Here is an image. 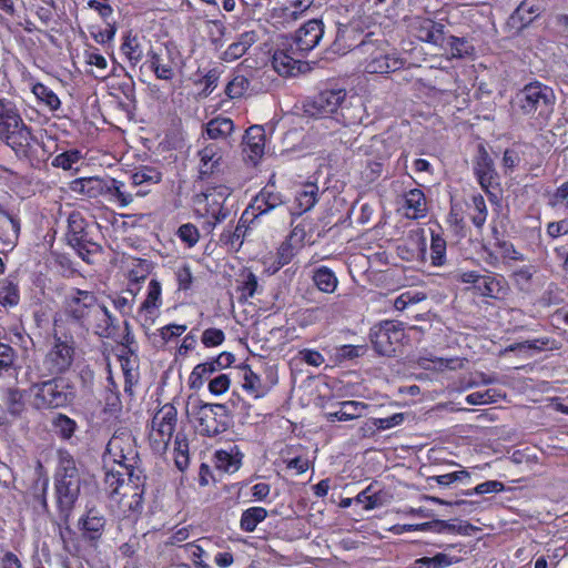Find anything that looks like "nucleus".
I'll use <instances>...</instances> for the list:
<instances>
[{
  "label": "nucleus",
  "mask_w": 568,
  "mask_h": 568,
  "mask_svg": "<svg viewBox=\"0 0 568 568\" xmlns=\"http://www.w3.org/2000/svg\"><path fill=\"white\" fill-rule=\"evenodd\" d=\"M81 489L80 470L73 456L60 449L54 473V496L60 525L69 528V520Z\"/></svg>",
  "instance_id": "obj_1"
},
{
  "label": "nucleus",
  "mask_w": 568,
  "mask_h": 568,
  "mask_svg": "<svg viewBox=\"0 0 568 568\" xmlns=\"http://www.w3.org/2000/svg\"><path fill=\"white\" fill-rule=\"evenodd\" d=\"M556 95L552 88L532 81L524 85L513 99L516 112L537 120L540 124L547 122L554 112Z\"/></svg>",
  "instance_id": "obj_2"
},
{
  "label": "nucleus",
  "mask_w": 568,
  "mask_h": 568,
  "mask_svg": "<svg viewBox=\"0 0 568 568\" xmlns=\"http://www.w3.org/2000/svg\"><path fill=\"white\" fill-rule=\"evenodd\" d=\"M364 57L365 71L372 74H386L403 68L404 61L389 48L383 38L375 37L373 32L364 36L353 49Z\"/></svg>",
  "instance_id": "obj_3"
},
{
  "label": "nucleus",
  "mask_w": 568,
  "mask_h": 568,
  "mask_svg": "<svg viewBox=\"0 0 568 568\" xmlns=\"http://www.w3.org/2000/svg\"><path fill=\"white\" fill-rule=\"evenodd\" d=\"M33 404L38 409H54L70 405L74 397V386L64 377L51 376L30 386Z\"/></svg>",
  "instance_id": "obj_4"
},
{
  "label": "nucleus",
  "mask_w": 568,
  "mask_h": 568,
  "mask_svg": "<svg viewBox=\"0 0 568 568\" xmlns=\"http://www.w3.org/2000/svg\"><path fill=\"white\" fill-rule=\"evenodd\" d=\"M94 225H90L79 211H72L68 216L67 240L78 255L90 263V257L100 253L101 246L94 240Z\"/></svg>",
  "instance_id": "obj_5"
},
{
  "label": "nucleus",
  "mask_w": 568,
  "mask_h": 568,
  "mask_svg": "<svg viewBox=\"0 0 568 568\" xmlns=\"http://www.w3.org/2000/svg\"><path fill=\"white\" fill-rule=\"evenodd\" d=\"M75 348L72 337L62 339L54 335L53 344L47 352L39 369L42 376H59L67 373L74 361Z\"/></svg>",
  "instance_id": "obj_6"
},
{
  "label": "nucleus",
  "mask_w": 568,
  "mask_h": 568,
  "mask_svg": "<svg viewBox=\"0 0 568 568\" xmlns=\"http://www.w3.org/2000/svg\"><path fill=\"white\" fill-rule=\"evenodd\" d=\"M405 337L403 323L383 321L371 328L369 338L375 352L382 356H393Z\"/></svg>",
  "instance_id": "obj_7"
},
{
  "label": "nucleus",
  "mask_w": 568,
  "mask_h": 568,
  "mask_svg": "<svg viewBox=\"0 0 568 568\" xmlns=\"http://www.w3.org/2000/svg\"><path fill=\"white\" fill-rule=\"evenodd\" d=\"M229 195V189L224 186L207 190L205 193L196 195L194 201L196 211L201 213L202 216L209 219L207 224L211 227L223 222L231 214V211L224 206V202Z\"/></svg>",
  "instance_id": "obj_8"
},
{
  "label": "nucleus",
  "mask_w": 568,
  "mask_h": 568,
  "mask_svg": "<svg viewBox=\"0 0 568 568\" xmlns=\"http://www.w3.org/2000/svg\"><path fill=\"white\" fill-rule=\"evenodd\" d=\"M0 140L10 146L17 155L27 156L36 141L31 129L24 123L21 114L0 126Z\"/></svg>",
  "instance_id": "obj_9"
},
{
  "label": "nucleus",
  "mask_w": 568,
  "mask_h": 568,
  "mask_svg": "<svg viewBox=\"0 0 568 568\" xmlns=\"http://www.w3.org/2000/svg\"><path fill=\"white\" fill-rule=\"evenodd\" d=\"M345 98L346 92L343 89L324 90L306 100L303 110L308 116L325 118L336 112Z\"/></svg>",
  "instance_id": "obj_10"
},
{
  "label": "nucleus",
  "mask_w": 568,
  "mask_h": 568,
  "mask_svg": "<svg viewBox=\"0 0 568 568\" xmlns=\"http://www.w3.org/2000/svg\"><path fill=\"white\" fill-rule=\"evenodd\" d=\"M98 306L99 303L93 293L79 288L73 290L65 300L67 315L81 326L85 324L87 320H89L90 315Z\"/></svg>",
  "instance_id": "obj_11"
},
{
  "label": "nucleus",
  "mask_w": 568,
  "mask_h": 568,
  "mask_svg": "<svg viewBox=\"0 0 568 568\" xmlns=\"http://www.w3.org/2000/svg\"><path fill=\"white\" fill-rule=\"evenodd\" d=\"M324 36V23L320 19H311L301 26L294 34L293 45L291 49L293 53H301V57H304L305 53L313 50L322 40Z\"/></svg>",
  "instance_id": "obj_12"
},
{
  "label": "nucleus",
  "mask_w": 568,
  "mask_h": 568,
  "mask_svg": "<svg viewBox=\"0 0 568 568\" xmlns=\"http://www.w3.org/2000/svg\"><path fill=\"white\" fill-rule=\"evenodd\" d=\"M223 404H205L201 409L199 419L200 433L213 437L224 433L227 429L226 420L219 419V416L227 417Z\"/></svg>",
  "instance_id": "obj_13"
},
{
  "label": "nucleus",
  "mask_w": 568,
  "mask_h": 568,
  "mask_svg": "<svg viewBox=\"0 0 568 568\" xmlns=\"http://www.w3.org/2000/svg\"><path fill=\"white\" fill-rule=\"evenodd\" d=\"M133 437L129 433L113 435L106 445V452L120 467L130 464L136 457L133 447Z\"/></svg>",
  "instance_id": "obj_14"
},
{
  "label": "nucleus",
  "mask_w": 568,
  "mask_h": 568,
  "mask_svg": "<svg viewBox=\"0 0 568 568\" xmlns=\"http://www.w3.org/2000/svg\"><path fill=\"white\" fill-rule=\"evenodd\" d=\"M410 27L420 41L435 45L443 43L445 29L443 23L428 18L416 17L413 19Z\"/></svg>",
  "instance_id": "obj_15"
},
{
  "label": "nucleus",
  "mask_w": 568,
  "mask_h": 568,
  "mask_svg": "<svg viewBox=\"0 0 568 568\" xmlns=\"http://www.w3.org/2000/svg\"><path fill=\"white\" fill-rule=\"evenodd\" d=\"M241 373L242 388L254 399L266 396L271 388L277 383L276 378L271 379L270 383L264 382L261 376L254 373L247 365L241 367Z\"/></svg>",
  "instance_id": "obj_16"
},
{
  "label": "nucleus",
  "mask_w": 568,
  "mask_h": 568,
  "mask_svg": "<svg viewBox=\"0 0 568 568\" xmlns=\"http://www.w3.org/2000/svg\"><path fill=\"white\" fill-rule=\"evenodd\" d=\"M243 152L255 164L264 154L265 132L261 125H252L243 135Z\"/></svg>",
  "instance_id": "obj_17"
},
{
  "label": "nucleus",
  "mask_w": 568,
  "mask_h": 568,
  "mask_svg": "<svg viewBox=\"0 0 568 568\" xmlns=\"http://www.w3.org/2000/svg\"><path fill=\"white\" fill-rule=\"evenodd\" d=\"M475 173L477 175L480 186L488 191L490 186L496 183V172L494 169V162L484 146H479L478 155L475 163Z\"/></svg>",
  "instance_id": "obj_18"
},
{
  "label": "nucleus",
  "mask_w": 568,
  "mask_h": 568,
  "mask_svg": "<svg viewBox=\"0 0 568 568\" xmlns=\"http://www.w3.org/2000/svg\"><path fill=\"white\" fill-rule=\"evenodd\" d=\"M113 320L108 308L99 304L82 327L94 329L100 337H110L113 331Z\"/></svg>",
  "instance_id": "obj_19"
},
{
  "label": "nucleus",
  "mask_w": 568,
  "mask_h": 568,
  "mask_svg": "<svg viewBox=\"0 0 568 568\" xmlns=\"http://www.w3.org/2000/svg\"><path fill=\"white\" fill-rule=\"evenodd\" d=\"M80 527L83 537L90 541H98L104 531L106 519L97 509H89L87 515L80 519Z\"/></svg>",
  "instance_id": "obj_20"
},
{
  "label": "nucleus",
  "mask_w": 568,
  "mask_h": 568,
  "mask_svg": "<svg viewBox=\"0 0 568 568\" xmlns=\"http://www.w3.org/2000/svg\"><path fill=\"white\" fill-rule=\"evenodd\" d=\"M258 36L255 31H245L241 33L237 39L232 42L221 55V59L226 62H232L243 57L247 50L256 43Z\"/></svg>",
  "instance_id": "obj_21"
},
{
  "label": "nucleus",
  "mask_w": 568,
  "mask_h": 568,
  "mask_svg": "<svg viewBox=\"0 0 568 568\" xmlns=\"http://www.w3.org/2000/svg\"><path fill=\"white\" fill-rule=\"evenodd\" d=\"M291 52H293L291 50ZM301 53L290 54L285 50H276L272 58L274 70L281 75H294L301 69Z\"/></svg>",
  "instance_id": "obj_22"
},
{
  "label": "nucleus",
  "mask_w": 568,
  "mask_h": 568,
  "mask_svg": "<svg viewBox=\"0 0 568 568\" xmlns=\"http://www.w3.org/2000/svg\"><path fill=\"white\" fill-rule=\"evenodd\" d=\"M106 181L100 178H82L71 182L70 189L78 194L95 199L105 192Z\"/></svg>",
  "instance_id": "obj_23"
},
{
  "label": "nucleus",
  "mask_w": 568,
  "mask_h": 568,
  "mask_svg": "<svg viewBox=\"0 0 568 568\" xmlns=\"http://www.w3.org/2000/svg\"><path fill=\"white\" fill-rule=\"evenodd\" d=\"M439 47L444 48L445 50H448L452 54V58L455 59L470 58L475 54V47L465 37H446L444 34L443 43H439Z\"/></svg>",
  "instance_id": "obj_24"
},
{
  "label": "nucleus",
  "mask_w": 568,
  "mask_h": 568,
  "mask_svg": "<svg viewBox=\"0 0 568 568\" xmlns=\"http://www.w3.org/2000/svg\"><path fill=\"white\" fill-rule=\"evenodd\" d=\"M368 407L367 404L356 400H346L339 403V409L325 414L328 422L335 420H352L362 416L363 410Z\"/></svg>",
  "instance_id": "obj_25"
},
{
  "label": "nucleus",
  "mask_w": 568,
  "mask_h": 568,
  "mask_svg": "<svg viewBox=\"0 0 568 568\" xmlns=\"http://www.w3.org/2000/svg\"><path fill=\"white\" fill-rule=\"evenodd\" d=\"M406 215L410 219H418L426 213V200L424 193L413 189L405 194Z\"/></svg>",
  "instance_id": "obj_26"
},
{
  "label": "nucleus",
  "mask_w": 568,
  "mask_h": 568,
  "mask_svg": "<svg viewBox=\"0 0 568 568\" xmlns=\"http://www.w3.org/2000/svg\"><path fill=\"white\" fill-rule=\"evenodd\" d=\"M234 130L230 118L216 116L206 123L205 131L210 139H226Z\"/></svg>",
  "instance_id": "obj_27"
},
{
  "label": "nucleus",
  "mask_w": 568,
  "mask_h": 568,
  "mask_svg": "<svg viewBox=\"0 0 568 568\" xmlns=\"http://www.w3.org/2000/svg\"><path fill=\"white\" fill-rule=\"evenodd\" d=\"M242 455L234 447L231 452L221 449L215 453V465L219 469L227 473L236 471L241 466Z\"/></svg>",
  "instance_id": "obj_28"
},
{
  "label": "nucleus",
  "mask_w": 568,
  "mask_h": 568,
  "mask_svg": "<svg viewBox=\"0 0 568 568\" xmlns=\"http://www.w3.org/2000/svg\"><path fill=\"white\" fill-rule=\"evenodd\" d=\"M104 194L109 195L111 201L118 202L120 207H126L133 202L132 193L125 191L124 183L115 179L106 181Z\"/></svg>",
  "instance_id": "obj_29"
},
{
  "label": "nucleus",
  "mask_w": 568,
  "mask_h": 568,
  "mask_svg": "<svg viewBox=\"0 0 568 568\" xmlns=\"http://www.w3.org/2000/svg\"><path fill=\"white\" fill-rule=\"evenodd\" d=\"M267 517V510L263 507H250L241 516L240 527L243 531L253 532L256 526Z\"/></svg>",
  "instance_id": "obj_30"
},
{
  "label": "nucleus",
  "mask_w": 568,
  "mask_h": 568,
  "mask_svg": "<svg viewBox=\"0 0 568 568\" xmlns=\"http://www.w3.org/2000/svg\"><path fill=\"white\" fill-rule=\"evenodd\" d=\"M295 201L300 207L298 215L310 211L318 202V186L314 183L305 184L303 190L297 192Z\"/></svg>",
  "instance_id": "obj_31"
},
{
  "label": "nucleus",
  "mask_w": 568,
  "mask_h": 568,
  "mask_svg": "<svg viewBox=\"0 0 568 568\" xmlns=\"http://www.w3.org/2000/svg\"><path fill=\"white\" fill-rule=\"evenodd\" d=\"M385 497V493L375 490L374 485H369L355 497V501L363 504L364 508L369 510L383 506L386 501Z\"/></svg>",
  "instance_id": "obj_32"
},
{
  "label": "nucleus",
  "mask_w": 568,
  "mask_h": 568,
  "mask_svg": "<svg viewBox=\"0 0 568 568\" xmlns=\"http://www.w3.org/2000/svg\"><path fill=\"white\" fill-rule=\"evenodd\" d=\"M152 268L153 264L151 261L134 258L128 265L129 280L135 284L144 282L151 274Z\"/></svg>",
  "instance_id": "obj_33"
},
{
  "label": "nucleus",
  "mask_w": 568,
  "mask_h": 568,
  "mask_svg": "<svg viewBox=\"0 0 568 568\" xmlns=\"http://www.w3.org/2000/svg\"><path fill=\"white\" fill-rule=\"evenodd\" d=\"M148 55L150 68L154 71L158 79L166 81L173 79L174 70L171 65V62H165L162 54L155 51H150Z\"/></svg>",
  "instance_id": "obj_34"
},
{
  "label": "nucleus",
  "mask_w": 568,
  "mask_h": 568,
  "mask_svg": "<svg viewBox=\"0 0 568 568\" xmlns=\"http://www.w3.org/2000/svg\"><path fill=\"white\" fill-rule=\"evenodd\" d=\"M52 427L62 439H70L77 429V423L67 415L59 414L52 419Z\"/></svg>",
  "instance_id": "obj_35"
},
{
  "label": "nucleus",
  "mask_w": 568,
  "mask_h": 568,
  "mask_svg": "<svg viewBox=\"0 0 568 568\" xmlns=\"http://www.w3.org/2000/svg\"><path fill=\"white\" fill-rule=\"evenodd\" d=\"M161 305V286H151V290L141 305V311L145 313V321L152 323L155 316V310Z\"/></svg>",
  "instance_id": "obj_36"
},
{
  "label": "nucleus",
  "mask_w": 568,
  "mask_h": 568,
  "mask_svg": "<svg viewBox=\"0 0 568 568\" xmlns=\"http://www.w3.org/2000/svg\"><path fill=\"white\" fill-rule=\"evenodd\" d=\"M453 564V559L443 552L436 554L434 557H422L414 561L409 568H446Z\"/></svg>",
  "instance_id": "obj_37"
},
{
  "label": "nucleus",
  "mask_w": 568,
  "mask_h": 568,
  "mask_svg": "<svg viewBox=\"0 0 568 568\" xmlns=\"http://www.w3.org/2000/svg\"><path fill=\"white\" fill-rule=\"evenodd\" d=\"M134 186L143 184H156L161 181V173L152 166H142L131 176Z\"/></svg>",
  "instance_id": "obj_38"
},
{
  "label": "nucleus",
  "mask_w": 568,
  "mask_h": 568,
  "mask_svg": "<svg viewBox=\"0 0 568 568\" xmlns=\"http://www.w3.org/2000/svg\"><path fill=\"white\" fill-rule=\"evenodd\" d=\"M121 468L123 469L124 477H128L125 489H144L145 476L140 468L134 467L132 464L123 465Z\"/></svg>",
  "instance_id": "obj_39"
},
{
  "label": "nucleus",
  "mask_w": 568,
  "mask_h": 568,
  "mask_svg": "<svg viewBox=\"0 0 568 568\" xmlns=\"http://www.w3.org/2000/svg\"><path fill=\"white\" fill-rule=\"evenodd\" d=\"M217 369L213 361L196 365L190 375V387L200 388L203 384V377L215 373Z\"/></svg>",
  "instance_id": "obj_40"
},
{
  "label": "nucleus",
  "mask_w": 568,
  "mask_h": 568,
  "mask_svg": "<svg viewBox=\"0 0 568 568\" xmlns=\"http://www.w3.org/2000/svg\"><path fill=\"white\" fill-rule=\"evenodd\" d=\"M538 16V9L535 8L531 1H523L513 13V21H518L521 26H527Z\"/></svg>",
  "instance_id": "obj_41"
},
{
  "label": "nucleus",
  "mask_w": 568,
  "mask_h": 568,
  "mask_svg": "<svg viewBox=\"0 0 568 568\" xmlns=\"http://www.w3.org/2000/svg\"><path fill=\"white\" fill-rule=\"evenodd\" d=\"M245 233L246 227L239 223L234 231H224L220 236V242L237 251L243 244Z\"/></svg>",
  "instance_id": "obj_42"
},
{
  "label": "nucleus",
  "mask_w": 568,
  "mask_h": 568,
  "mask_svg": "<svg viewBox=\"0 0 568 568\" xmlns=\"http://www.w3.org/2000/svg\"><path fill=\"white\" fill-rule=\"evenodd\" d=\"M250 87V80L242 75L236 74L226 85L225 93L231 99L243 97Z\"/></svg>",
  "instance_id": "obj_43"
},
{
  "label": "nucleus",
  "mask_w": 568,
  "mask_h": 568,
  "mask_svg": "<svg viewBox=\"0 0 568 568\" xmlns=\"http://www.w3.org/2000/svg\"><path fill=\"white\" fill-rule=\"evenodd\" d=\"M33 93L37 95L38 99L44 102L50 108V110L53 111L60 108V99L48 87L38 83L33 87Z\"/></svg>",
  "instance_id": "obj_44"
},
{
  "label": "nucleus",
  "mask_w": 568,
  "mask_h": 568,
  "mask_svg": "<svg viewBox=\"0 0 568 568\" xmlns=\"http://www.w3.org/2000/svg\"><path fill=\"white\" fill-rule=\"evenodd\" d=\"M446 253V241L439 235L432 233L430 257L434 265H442Z\"/></svg>",
  "instance_id": "obj_45"
},
{
  "label": "nucleus",
  "mask_w": 568,
  "mask_h": 568,
  "mask_svg": "<svg viewBox=\"0 0 568 568\" xmlns=\"http://www.w3.org/2000/svg\"><path fill=\"white\" fill-rule=\"evenodd\" d=\"M81 159L80 151L70 150L63 153L58 154L53 161L52 165L55 168H61L63 170H71L75 163H78Z\"/></svg>",
  "instance_id": "obj_46"
},
{
  "label": "nucleus",
  "mask_w": 568,
  "mask_h": 568,
  "mask_svg": "<svg viewBox=\"0 0 568 568\" xmlns=\"http://www.w3.org/2000/svg\"><path fill=\"white\" fill-rule=\"evenodd\" d=\"M473 207L475 212L471 215V222L476 227L480 229L487 219V206L480 194L473 196Z\"/></svg>",
  "instance_id": "obj_47"
},
{
  "label": "nucleus",
  "mask_w": 568,
  "mask_h": 568,
  "mask_svg": "<svg viewBox=\"0 0 568 568\" xmlns=\"http://www.w3.org/2000/svg\"><path fill=\"white\" fill-rule=\"evenodd\" d=\"M20 115V111L14 101L0 97V126L8 121Z\"/></svg>",
  "instance_id": "obj_48"
},
{
  "label": "nucleus",
  "mask_w": 568,
  "mask_h": 568,
  "mask_svg": "<svg viewBox=\"0 0 568 568\" xmlns=\"http://www.w3.org/2000/svg\"><path fill=\"white\" fill-rule=\"evenodd\" d=\"M178 410L172 404L163 405L152 418V424H176Z\"/></svg>",
  "instance_id": "obj_49"
},
{
  "label": "nucleus",
  "mask_w": 568,
  "mask_h": 568,
  "mask_svg": "<svg viewBox=\"0 0 568 568\" xmlns=\"http://www.w3.org/2000/svg\"><path fill=\"white\" fill-rule=\"evenodd\" d=\"M469 476L470 475L467 470H458L445 475L430 476L427 478V481L429 485H432V481H435L443 487H448L449 485L457 480L469 478Z\"/></svg>",
  "instance_id": "obj_50"
},
{
  "label": "nucleus",
  "mask_w": 568,
  "mask_h": 568,
  "mask_svg": "<svg viewBox=\"0 0 568 568\" xmlns=\"http://www.w3.org/2000/svg\"><path fill=\"white\" fill-rule=\"evenodd\" d=\"M4 403L11 415H19L23 410L22 394L18 389H8Z\"/></svg>",
  "instance_id": "obj_51"
},
{
  "label": "nucleus",
  "mask_w": 568,
  "mask_h": 568,
  "mask_svg": "<svg viewBox=\"0 0 568 568\" xmlns=\"http://www.w3.org/2000/svg\"><path fill=\"white\" fill-rule=\"evenodd\" d=\"M505 489V486L501 481L498 480H487L477 485L473 490L464 491L465 496H471L473 494L484 495L489 493H499Z\"/></svg>",
  "instance_id": "obj_52"
},
{
  "label": "nucleus",
  "mask_w": 568,
  "mask_h": 568,
  "mask_svg": "<svg viewBox=\"0 0 568 568\" xmlns=\"http://www.w3.org/2000/svg\"><path fill=\"white\" fill-rule=\"evenodd\" d=\"M122 52L128 57L131 63L135 64L142 59V50L138 40L128 38L121 47Z\"/></svg>",
  "instance_id": "obj_53"
},
{
  "label": "nucleus",
  "mask_w": 568,
  "mask_h": 568,
  "mask_svg": "<svg viewBox=\"0 0 568 568\" xmlns=\"http://www.w3.org/2000/svg\"><path fill=\"white\" fill-rule=\"evenodd\" d=\"M366 352V346H354V345H343L336 349V358L337 361H347L354 359L364 355Z\"/></svg>",
  "instance_id": "obj_54"
},
{
  "label": "nucleus",
  "mask_w": 568,
  "mask_h": 568,
  "mask_svg": "<svg viewBox=\"0 0 568 568\" xmlns=\"http://www.w3.org/2000/svg\"><path fill=\"white\" fill-rule=\"evenodd\" d=\"M405 420V415L403 413H396L389 417L385 418H374L372 419V425L376 427L378 430L389 429L397 425H400Z\"/></svg>",
  "instance_id": "obj_55"
},
{
  "label": "nucleus",
  "mask_w": 568,
  "mask_h": 568,
  "mask_svg": "<svg viewBox=\"0 0 568 568\" xmlns=\"http://www.w3.org/2000/svg\"><path fill=\"white\" fill-rule=\"evenodd\" d=\"M105 485L108 486V489H110L111 494H118L119 488L123 486L124 484V474L123 469L120 470H108L105 473Z\"/></svg>",
  "instance_id": "obj_56"
},
{
  "label": "nucleus",
  "mask_w": 568,
  "mask_h": 568,
  "mask_svg": "<svg viewBox=\"0 0 568 568\" xmlns=\"http://www.w3.org/2000/svg\"><path fill=\"white\" fill-rule=\"evenodd\" d=\"M467 291L471 294L474 301L478 303L477 298H498L503 286H497L496 292L494 291V286H469Z\"/></svg>",
  "instance_id": "obj_57"
},
{
  "label": "nucleus",
  "mask_w": 568,
  "mask_h": 568,
  "mask_svg": "<svg viewBox=\"0 0 568 568\" xmlns=\"http://www.w3.org/2000/svg\"><path fill=\"white\" fill-rule=\"evenodd\" d=\"M200 161L205 164L214 163L220 164L222 160V155L219 152V146L214 143H211L203 148L200 152Z\"/></svg>",
  "instance_id": "obj_58"
},
{
  "label": "nucleus",
  "mask_w": 568,
  "mask_h": 568,
  "mask_svg": "<svg viewBox=\"0 0 568 568\" xmlns=\"http://www.w3.org/2000/svg\"><path fill=\"white\" fill-rule=\"evenodd\" d=\"M312 277L314 284H337V277L334 272L326 266L315 268Z\"/></svg>",
  "instance_id": "obj_59"
},
{
  "label": "nucleus",
  "mask_w": 568,
  "mask_h": 568,
  "mask_svg": "<svg viewBox=\"0 0 568 568\" xmlns=\"http://www.w3.org/2000/svg\"><path fill=\"white\" fill-rule=\"evenodd\" d=\"M178 234L180 239L189 246H193L200 237L197 229L190 223L181 225L179 227Z\"/></svg>",
  "instance_id": "obj_60"
},
{
  "label": "nucleus",
  "mask_w": 568,
  "mask_h": 568,
  "mask_svg": "<svg viewBox=\"0 0 568 568\" xmlns=\"http://www.w3.org/2000/svg\"><path fill=\"white\" fill-rule=\"evenodd\" d=\"M225 338V335L222 329L219 328H207L202 334V343L206 347H213L221 345Z\"/></svg>",
  "instance_id": "obj_61"
},
{
  "label": "nucleus",
  "mask_w": 568,
  "mask_h": 568,
  "mask_svg": "<svg viewBox=\"0 0 568 568\" xmlns=\"http://www.w3.org/2000/svg\"><path fill=\"white\" fill-rule=\"evenodd\" d=\"M19 303L17 286H0V304L3 306H14Z\"/></svg>",
  "instance_id": "obj_62"
},
{
  "label": "nucleus",
  "mask_w": 568,
  "mask_h": 568,
  "mask_svg": "<svg viewBox=\"0 0 568 568\" xmlns=\"http://www.w3.org/2000/svg\"><path fill=\"white\" fill-rule=\"evenodd\" d=\"M105 407L104 410L111 414L119 413L122 408V403L120 399L119 392L109 388L104 396Z\"/></svg>",
  "instance_id": "obj_63"
},
{
  "label": "nucleus",
  "mask_w": 568,
  "mask_h": 568,
  "mask_svg": "<svg viewBox=\"0 0 568 568\" xmlns=\"http://www.w3.org/2000/svg\"><path fill=\"white\" fill-rule=\"evenodd\" d=\"M230 383L226 374H220L209 383V389L214 395H222L229 389Z\"/></svg>",
  "instance_id": "obj_64"
}]
</instances>
